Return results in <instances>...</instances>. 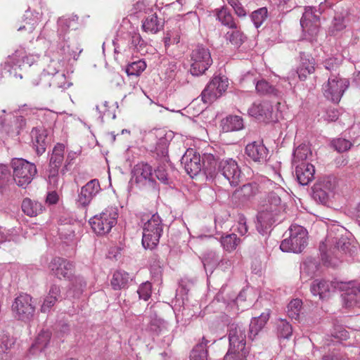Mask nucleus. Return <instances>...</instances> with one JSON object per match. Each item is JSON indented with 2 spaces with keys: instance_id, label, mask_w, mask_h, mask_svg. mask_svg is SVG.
I'll return each mask as SVG.
<instances>
[{
  "instance_id": "09e8293b",
  "label": "nucleus",
  "mask_w": 360,
  "mask_h": 360,
  "mask_svg": "<svg viewBox=\"0 0 360 360\" xmlns=\"http://www.w3.org/2000/svg\"><path fill=\"white\" fill-rule=\"evenodd\" d=\"M352 143L347 139L338 138L331 141V146L338 153H343L351 148Z\"/></svg>"
},
{
  "instance_id": "8fccbe9b",
  "label": "nucleus",
  "mask_w": 360,
  "mask_h": 360,
  "mask_svg": "<svg viewBox=\"0 0 360 360\" xmlns=\"http://www.w3.org/2000/svg\"><path fill=\"white\" fill-rule=\"evenodd\" d=\"M61 67L58 60H51L50 63L47 65L46 68L41 73L38 78L45 77V75H56L60 74L58 70Z\"/></svg>"
},
{
  "instance_id": "5701e85b",
  "label": "nucleus",
  "mask_w": 360,
  "mask_h": 360,
  "mask_svg": "<svg viewBox=\"0 0 360 360\" xmlns=\"http://www.w3.org/2000/svg\"><path fill=\"white\" fill-rule=\"evenodd\" d=\"M25 124L26 120L22 116H12L8 123L1 122V131L11 136H18Z\"/></svg>"
},
{
  "instance_id": "4468645a",
  "label": "nucleus",
  "mask_w": 360,
  "mask_h": 360,
  "mask_svg": "<svg viewBox=\"0 0 360 360\" xmlns=\"http://www.w3.org/2000/svg\"><path fill=\"white\" fill-rule=\"evenodd\" d=\"M228 337L229 341L228 352H248L245 347V328L242 324L235 323L229 324Z\"/></svg>"
},
{
  "instance_id": "ea45409f",
  "label": "nucleus",
  "mask_w": 360,
  "mask_h": 360,
  "mask_svg": "<svg viewBox=\"0 0 360 360\" xmlns=\"http://www.w3.org/2000/svg\"><path fill=\"white\" fill-rule=\"evenodd\" d=\"M14 344L13 338L9 336L4 335L0 338V360H8L9 356L8 355L7 350Z\"/></svg>"
},
{
  "instance_id": "37998d69",
  "label": "nucleus",
  "mask_w": 360,
  "mask_h": 360,
  "mask_svg": "<svg viewBox=\"0 0 360 360\" xmlns=\"http://www.w3.org/2000/svg\"><path fill=\"white\" fill-rule=\"evenodd\" d=\"M129 44L131 47L139 52L145 51L147 43L143 39L139 32H132L130 33Z\"/></svg>"
},
{
  "instance_id": "b1692460",
  "label": "nucleus",
  "mask_w": 360,
  "mask_h": 360,
  "mask_svg": "<svg viewBox=\"0 0 360 360\" xmlns=\"http://www.w3.org/2000/svg\"><path fill=\"white\" fill-rule=\"evenodd\" d=\"M32 143L38 155H41L46 150L48 145L47 132L44 129L34 128L31 131Z\"/></svg>"
},
{
  "instance_id": "1a4fd4ad",
  "label": "nucleus",
  "mask_w": 360,
  "mask_h": 360,
  "mask_svg": "<svg viewBox=\"0 0 360 360\" xmlns=\"http://www.w3.org/2000/svg\"><path fill=\"white\" fill-rule=\"evenodd\" d=\"M213 61L210 50L202 45H198L191 53V75L200 76L212 65Z\"/></svg>"
},
{
  "instance_id": "052dcab7",
  "label": "nucleus",
  "mask_w": 360,
  "mask_h": 360,
  "mask_svg": "<svg viewBox=\"0 0 360 360\" xmlns=\"http://www.w3.org/2000/svg\"><path fill=\"white\" fill-rule=\"evenodd\" d=\"M315 70V68L314 66H310L308 68H300L298 67L297 70V74L300 80L304 81L307 79L309 75L312 74Z\"/></svg>"
},
{
  "instance_id": "dca6fc26",
  "label": "nucleus",
  "mask_w": 360,
  "mask_h": 360,
  "mask_svg": "<svg viewBox=\"0 0 360 360\" xmlns=\"http://www.w3.org/2000/svg\"><path fill=\"white\" fill-rule=\"evenodd\" d=\"M181 164L184 166L186 173L191 176H196L202 169L204 170L203 158L195 150H186L181 158Z\"/></svg>"
},
{
  "instance_id": "9d476101",
  "label": "nucleus",
  "mask_w": 360,
  "mask_h": 360,
  "mask_svg": "<svg viewBox=\"0 0 360 360\" xmlns=\"http://www.w3.org/2000/svg\"><path fill=\"white\" fill-rule=\"evenodd\" d=\"M316 11L314 7H306L300 20L304 38L310 42L316 41L319 32L320 18Z\"/></svg>"
},
{
  "instance_id": "6e6552de",
  "label": "nucleus",
  "mask_w": 360,
  "mask_h": 360,
  "mask_svg": "<svg viewBox=\"0 0 360 360\" xmlns=\"http://www.w3.org/2000/svg\"><path fill=\"white\" fill-rule=\"evenodd\" d=\"M163 232V224L159 215L153 214L144 224L142 244L145 248L153 249L159 243Z\"/></svg>"
},
{
  "instance_id": "7ed1b4c3",
  "label": "nucleus",
  "mask_w": 360,
  "mask_h": 360,
  "mask_svg": "<svg viewBox=\"0 0 360 360\" xmlns=\"http://www.w3.org/2000/svg\"><path fill=\"white\" fill-rule=\"evenodd\" d=\"M283 210L279 195L275 192L269 193L267 200L257 214V231L262 235L266 234L274 223L281 221L280 215Z\"/></svg>"
},
{
  "instance_id": "f8f14e48",
  "label": "nucleus",
  "mask_w": 360,
  "mask_h": 360,
  "mask_svg": "<svg viewBox=\"0 0 360 360\" xmlns=\"http://www.w3.org/2000/svg\"><path fill=\"white\" fill-rule=\"evenodd\" d=\"M229 81L225 76H214L201 93L202 101L211 103L226 91Z\"/></svg>"
},
{
  "instance_id": "c756f323",
  "label": "nucleus",
  "mask_w": 360,
  "mask_h": 360,
  "mask_svg": "<svg viewBox=\"0 0 360 360\" xmlns=\"http://www.w3.org/2000/svg\"><path fill=\"white\" fill-rule=\"evenodd\" d=\"M51 340V333L49 330H42L37 337L34 342L30 348V353L37 354L48 346Z\"/></svg>"
},
{
  "instance_id": "774afa93",
  "label": "nucleus",
  "mask_w": 360,
  "mask_h": 360,
  "mask_svg": "<svg viewBox=\"0 0 360 360\" xmlns=\"http://www.w3.org/2000/svg\"><path fill=\"white\" fill-rule=\"evenodd\" d=\"M237 231L241 236H244L248 232V226L246 224V220L243 216H240L239 217V220L237 225Z\"/></svg>"
},
{
  "instance_id": "bf43d9fd",
  "label": "nucleus",
  "mask_w": 360,
  "mask_h": 360,
  "mask_svg": "<svg viewBox=\"0 0 360 360\" xmlns=\"http://www.w3.org/2000/svg\"><path fill=\"white\" fill-rule=\"evenodd\" d=\"M300 64L299 65L300 68H308L310 66H314L315 68V60L313 57L309 55H306L304 53H302L300 55Z\"/></svg>"
},
{
  "instance_id": "6ab92c4d",
  "label": "nucleus",
  "mask_w": 360,
  "mask_h": 360,
  "mask_svg": "<svg viewBox=\"0 0 360 360\" xmlns=\"http://www.w3.org/2000/svg\"><path fill=\"white\" fill-rule=\"evenodd\" d=\"M32 84L33 86L41 85L44 88L52 86L62 89H66L70 86V83L66 80L65 75L63 73L52 75L51 77L45 75V77L34 79Z\"/></svg>"
},
{
  "instance_id": "a18cd8bd",
  "label": "nucleus",
  "mask_w": 360,
  "mask_h": 360,
  "mask_svg": "<svg viewBox=\"0 0 360 360\" xmlns=\"http://www.w3.org/2000/svg\"><path fill=\"white\" fill-rule=\"evenodd\" d=\"M278 336L280 338L288 339L292 333V326L285 320L281 319L277 324Z\"/></svg>"
},
{
  "instance_id": "a19ab883",
  "label": "nucleus",
  "mask_w": 360,
  "mask_h": 360,
  "mask_svg": "<svg viewBox=\"0 0 360 360\" xmlns=\"http://www.w3.org/2000/svg\"><path fill=\"white\" fill-rule=\"evenodd\" d=\"M267 15L268 11L266 7L259 8L251 13L250 18L256 28H259L262 25Z\"/></svg>"
},
{
  "instance_id": "f257e3e1",
  "label": "nucleus",
  "mask_w": 360,
  "mask_h": 360,
  "mask_svg": "<svg viewBox=\"0 0 360 360\" xmlns=\"http://www.w3.org/2000/svg\"><path fill=\"white\" fill-rule=\"evenodd\" d=\"M335 290L342 292V297L347 307H354L360 301V283L316 279L311 285V293L321 300L328 297L331 292Z\"/></svg>"
},
{
  "instance_id": "3c124183",
  "label": "nucleus",
  "mask_w": 360,
  "mask_h": 360,
  "mask_svg": "<svg viewBox=\"0 0 360 360\" xmlns=\"http://www.w3.org/2000/svg\"><path fill=\"white\" fill-rule=\"evenodd\" d=\"M335 248L342 251V252L351 253L352 248L349 240L346 237L341 236L340 238H336Z\"/></svg>"
},
{
  "instance_id": "39448f33",
  "label": "nucleus",
  "mask_w": 360,
  "mask_h": 360,
  "mask_svg": "<svg viewBox=\"0 0 360 360\" xmlns=\"http://www.w3.org/2000/svg\"><path fill=\"white\" fill-rule=\"evenodd\" d=\"M11 165L13 180L18 186L26 187L37 173L35 165L23 158H13Z\"/></svg>"
},
{
  "instance_id": "f3484780",
  "label": "nucleus",
  "mask_w": 360,
  "mask_h": 360,
  "mask_svg": "<svg viewBox=\"0 0 360 360\" xmlns=\"http://www.w3.org/2000/svg\"><path fill=\"white\" fill-rule=\"evenodd\" d=\"M101 186L98 179L90 180L81 188L76 200V204L78 207L86 208L89 205L91 200L101 191Z\"/></svg>"
},
{
  "instance_id": "13d9d810",
  "label": "nucleus",
  "mask_w": 360,
  "mask_h": 360,
  "mask_svg": "<svg viewBox=\"0 0 360 360\" xmlns=\"http://www.w3.org/2000/svg\"><path fill=\"white\" fill-rule=\"evenodd\" d=\"M156 177L163 184H169L168 174L165 165H160L155 170Z\"/></svg>"
},
{
  "instance_id": "423d86ee",
  "label": "nucleus",
  "mask_w": 360,
  "mask_h": 360,
  "mask_svg": "<svg viewBox=\"0 0 360 360\" xmlns=\"http://www.w3.org/2000/svg\"><path fill=\"white\" fill-rule=\"evenodd\" d=\"M290 236L284 239L280 245L283 252H301L307 244V231L302 226L291 225L289 228Z\"/></svg>"
},
{
  "instance_id": "0e129e2a",
  "label": "nucleus",
  "mask_w": 360,
  "mask_h": 360,
  "mask_svg": "<svg viewBox=\"0 0 360 360\" xmlns=\"http://www.w3.org/2000/svg\"><path fill=\"white\" fill-rule=\"evenodd\" d=\"M340 60L337 58H330L326 59L324 63V67L328 70H335L340 65Z\"/></svg>"
},
{
  "instance_id": "ddd939ff",
  "label": "nucleus",
  "mask_w": 360,
  "mask_h": 360,
  "mask_svg": "<svg viewBox=\"0 0 360 360\" xmlns=\"http://www.w3.org/2000/svg\"><path fill=\"white\" fill-rule=\"evenodd\" d=\"M77 20L78 17L74 15L63 16L58 20V38L60 41V43H64V45L61 46L60 49L63 54L69 57H75L77 51L71 49L70 44H68L66 34L70 27H73L77 24Z\"/></svg>"
},
{
  "instance_id": "2f4dec72",
  "label": "nucleus",
  "mask_w": 360,
  "mask_h": 360,
  "mask_svg": "<svg viewBox=\"0 0 360 360\" xmlns=\"http://www.w3.org/2000/svg\"><path fill=\"white\" fill-rule=\"evenodd\" d=\"M22 212L29 217H35L41 214L44 207L41 202L25 198L22 202Z\"/></svg>"
},
{
  "instance_id": "2eb2a0df",
  "label": "nucleus",
  "mask_w": 360,
  "mask_h": 360,
  "mask_svg": "<svg viewBox=\"0 0 360 360\" xmlns=\"http://www.w3.org/2000/svg\"><path fill=\"white\" fill-rule=\"evenodd\" d=\"M12 310L18 319L23 321H30L35 311L32 303V297L27 294L18 296L13 303Z\"/></svg>"
},
{
  "instance_id": "20e7f679",
  "label": "nucleus",
  "mask_w": 360,
  "mask_h": 360,
  "mask_svg": "<svg viewBox=\"0 0 360 360\" xmlns=\"http://www.w3.org/2000/svg\"><path fill=\"white\" fill-rule=\"evenodd\" d=\"M49 269L52 275L58 279L70 281V285L79 292L86 286L82 277L74 276L75 265L73 262L60 257H53L49 264Z\"/></svg>"
},
{
  "instance_id": "a878e982",
  "label": "nucleus",
  "mask_w": 360,
  "mask_h": 360,
  "mask_svg": "<svg viewBox=\"0 0 360 360\" xmlns=\"http://www.w3.org/2000/svg\"><path fill=\"white\" fill-rule=\"evenodd\" d=\"M221 127L226 132L240 131L244 128L243 119L238 115H230L221 120Z\"/></svg>"
},
{
  "instance_id": "338daca9",
  "label": "nucleus",
  "mask_w": 360,
  "mask_h": 360,
  "mask_svg": "<svg viewBox=\"0 0 360 360\" xmlns=\"http://www.w3.org/2000/svg\"><path fill=\"white\" fill-rule=\"evenodd\" d=\"M58 170L50 169L49 174V182L53 188H57L58 184Z\"/></svg>"
},
{
  "instance_id": "e2e57ef3",
  "label": "nucleus",
  "mask_w": 360,
  "mask_h": 360,
  "mask_svg": "<svg viewBox=\"0 0 360 360\" xmlns=\"http://www.w3.org/2000/svg\"><path fill=\"white\" fill-rule=\"evenodd\" d=\"M264 105L262 104H254L250 109H249V114L251 116L253 117H259L263 116L265 115V112L264 110Z\"/></svg>"
},
{
  "instance_id": "f704fd0d",
  "label": "nucleus",
  "mask_w": 360,
  "mask_h": 360,
  "mask_svg": "<svg viewBox=\"0 0 360 360\" xmlns=\"http://www.w3.org/2000/svg\"><path fill=\"white\" fill-rule=\"evenodd\" d=\"M65 146L57 143L52 152L50 159V169L58 170L64 159Z\"/></svg>"
},
{
  "instance_id": "680f3d73",
  "label": "nucleus",
  "mask_w": 360,
  "mask_h": 360,
  "mask_svg": "<svg viewBox=\"0 0 360 360\" xmlns=\"http://www.w3.org/2000/svg\"><path fill=\"white\" fill-rule=\"evenodd\" d=\"M248 352H227L224 360H246L245 357Z\"/></svg>"
},
{
  "instance_id": "4be33fe9",
  "label": "nucleus",
  "mask_w": 360,
  "mask_h": 360,
  "mask_svg": "<svg viewBox=\"0 0 360 360\" xmlns=\"http://www.w3.org/2000/svg\"><path fill=\"white\" fill-rule=\"evenodd\" d=\"M295 167L297 181L301 185H308L314 179L315 168L311 163L301 162Z\"/></svg>"
},
{
  "instance_id": "bb28decb",
  "label": "nucleus",
  "mask_w": 360,
  "mask_h": 360,
  "mask_svg": "<svg viewBox=\"0 0 360 360\" xmlns=\"http://www.w3.org/2000/svg\"><path fill=\"white\" fill-rule=\"evenodd\" d=\"M269 318V312H263L258 317H255L251 320L249 328L248 337L253 340L259 332L264 328Z\"/></svg>"
},
{
  "instance_id": "c85d7f7f",
  "label": "nucleus",
  "mask_w": 360,
  "mask_h": 360,
  "mask_svg": "<svg viewBox=\"0 0 360 360\" xmlns=\"http://www.w3.org/2000/svg\"><path fill=\"white\" fill-rule=\"evenodd\" d=\"M292 156V165L296 166L301 162H309L312 156V152L308 145L301 144L294 150Z\"/></svg>"
},
{
  "instance_id": "79ce46f5",
  "label": "nucleus",
  "mask_w": 360,
  "mask_h": 360,
  "mask_svg": "<svg viewBox=\"0 0 360 360\" xmlns=\"http://www.w3.org/2000/svg\"><path fill=\"white\" fill-rule=\"evenodd\" d=\"M146 64L145 61L139 60L132 62L126 68V72L129 76H139L146 69Z\"/></svg>"
},
{
  "instance_id": "e433bc0d",
  "label": "nucleus",
  "mask_w": 360,
  "mask_h": 360,
  "mask_svg": "<svg viewBox=\"0 0 360 360\" xmlns=\"http://www.w3.org/2000/svg\"><path fill=\"white\" fill-rule=\"evenodd\" d=\"M221 244L223 248L227 252H232L236 250L240 243V239L235 233L228 234L221 238Z\"/></svg>"
},
{
  "instance_id": "c9c22d12",
  "label": "nucleus",
  "mask_w": 360,
  "mask_h": 360,
  "mask_svg": "<svg viewBox=\"0 0 360 360\" xmlns=\"http://www.w3.org/2000/svg\"><path fill=\"white\" fill-rule=\"evenodd\" d=\"M317 264L313 261L304 262L300 267V277L301 279L306 282L311 279L317 271Z\"/></svg>"
},
{
  "instance_id": "603ef678",
  "label": "nucleus",
  "mask_w": 360,
  "mask_h": 360,
  "mask_svg": "<svg viewBox=\"0 0 360 360\" xmlns=\"http://www.w3.org/2000/svg\"><path fill=\"white\" fill-rule=\"evenodd\" d=\"M151 290L152 285L150 282L142 283L137 290L139 298L143 299L145 301L148 300L150 297Z\"/></svg>"
},
{
  "instance_id": "aec40b11",
  "label": "nucleus",
  "mask_w": 360,
  "mask_h": 360,
  "mask_svg": "<svg viewBox=\"0 0 360 360\" xmlns=\"http://www.w3.org/2000/svg\"><path fill=\"white\" fill-rule=\"evenodd\" d=\"M332 337L334 338L333 342L338 343L337 347L333 349H329L328 354L323 356V360H343L345 357L344 353L341 351L340 342L347 340L349 337L348 332L343 328H340L332 333Z\"/></svg>"
},
{
  "instance_id": "de8ad7c7",
  "label": "nucleus",
  "mask_w": 360,
  "mask_h": 360,
  "mask_svg": "<svg viewBox=\"0 0 360 360\" xmlns=\"http://www.w3.org/2000/svg\"><path fill=\"white\" fill-rule=\"evenodd\" d=\"M226 38L236 47L240 46L245 39L243 34L238 30L228 32L226 34Z\"/></svg>"
},
{
  "instance_id": "9b49d317",
  "label": "nucleus",
  "mask_w": 360,
  "mask_h": 360,
  "mask_svg": "<svg viewBox=\"0 0 360 360\" xmlns=\"http://www.w3.org/2000/svg\"><path fill=\"white\" fill-rule=\"evenodd\" d=\"M349 85L348 79L331 75L327 83L323 85V95L328 100L338 103Z\"/></svg>"
},
{
  "instance_id": "f03ea898",
  "label": "nucleus",
  "mask_w": 360,
  "mask_h": 360,
  "mask_svg": "<svg viewBox=\"0 0 360 360\" xmlns=\"http://www.w3.org/2000/svg\"><path fill=\"white\" fill-rule=\"evenodd\" d=\"M204 172L207 176L214 179L223 176L232 186L238 185L241 179V170L238 162L232 158L221 159L212 153L203 154Z\"/></svg>"
},
{
  "instance_id": "72a5a7b5",
  "label": "nucleus",
  "mask_w": 360,
  "mask_h": 360,
  "mask_svg": "<svg viewBox=\"0 0 360 360\" xmlns=\"http://www.w3.org/2000/svg\"><path fill=\"white\" fill-rule=\"evenodd\" d=\"M207 343L208 340L202 338V341L197 344L191 350L190 360H207Z\"/></svg>"
},
{
  "instance_id": "412c9836",
  "label": "nucleus",
  "mask_w": 360,
  "mask_h": 360,
  "mask_svg": "<svg viewBox=\"0 0 360 360\" xmlns=\"http://www.w3.org/2000/svg\"><path fill=\"white\" fill-rule=\"evenodd\" d=\"M245 154L253 161L263 164L268 160L269 150L262 142L254 141L246 146Z\"/></svg>"
},
{
  "instance_id": "473e14b6",
  "label": "nucleus",
  "mask_w": 360,
  "mask_h": 360,
  "mask_svg": "<svg viewBox=\"0 0 360 360\" xmlns=\"http://www.w3.org/2000/svg\"><path fill=\"white\" fill-rule=\"evenodd\" d=\"M130 279L129 274L126 271L121 270L116 271L112 275L110 282L111 286L115 290L125 288Z\"/></svg>"
},
{
  "instance_id": "49530a36",
  "label": "nucleus",
  "mask_w": 360,
  "mask_h": 360,
  "mask_svg": "<svg viewBox=\"0 0 360 360\" xmlns=\"http://www.w3.org/2000/svg\"><path fill=\"white\" fill-rule=\"evenodd\" d=\"M312 191L314 199L321 203H326L330 196L327 191L323 188L321 184L316 183L312 188Z\"/></svg>"
},
{
  "instance_id": "0eeeda50",
  "label": "nucleus",
  "mask_w": 360,
  "mask_h": 360,
  "mask_svg": "<svg viewBox=\"0 0 360 360\" xmlns=\"http://www.w3.org/2000/svg\"><path fill=\"white\" fill-rule=\"evenodd\" d=\"M117 208L110 207L105 209L100 214L91 218L89 223L96 234L105 235L109 233L117 224Z\"/></svg>"
},
{
  "instance_id": "7c9ffc66",
  "label": "nucleus",
  "mask_w": 360,
  "mask_h": 360,
  "mask_svg": "<svg viewBox=\"0 0 360 360\" xmlns=\"http://www.w3.org/2000/svg\"><path fill=\"white\" fill-rule=\"evenodd\" d=\"M214 14L217 16V19L224 26L229 28L235 29L237 27L236 24L233 20V18L229 10V8L224 6L219 8H216Z\"/></svg>"
},
{
  "instance_id": "69168bd1",
  "label": "nucleus",
  "mask_w": 360,
  "mask_h": 360,
  "mask_svg": "<svg viewBox=\"0 0 360 360\" xmlns=\"http://www.w3.org/2000/svg\"><path fill=\"white\" fill-rule=\"evenodd\" d=\"M47 295L60 300L62 299L60 287L56 284H52L49 290Z\"/></svg>"
},
{
  "instance_id": "58836bf2",
  "label": "nucleus",
  "mask_w": 360,
  "mask_h": 360,
  "mask_svg": "<svg viewBox=\"0 0 360 360\" xmlns=\"http://www.w3.org/2000/svg\"><path fill=\"white\" fill-rule=\"evenodd\" d=\"M255 89L257 93L262 95L278 96V91L274 86L264 79L258 81L255 84Z\"/></svg>"
},
{
  "instance_id": "4d7b16f0",
  "label": "nucleus",
  "mask_w": 360,
  "mask_h": 360,
  "mask_svg": "<svg viewBox=\"0 0 360 360\" xmlns=\"http://www.w3.org/2000/svg\"><path fill=\"white\" fill-rule=\"evenodd\" d=\"M346 27L345 20L342 17L338 16L335 17L332 25L330 28V32L332 34H335V32L342 30Z\"/></svg>"
},
{
  "instance_id": "393cba45",
  "label": "nucleus",
  "mask_w": 360,
  "mask_h": 360,
  "mask_svg": "<svg viewBox=\"0 0 360 360\" xmlns=\"http://www.w3.org/2000/svg\"><path fill=\"white\" fill-rule=\"evenodd\" d=\"M163 22L156 13L148 15L142 22V29L146 32L156 34L163 28Z\"/></svg>"
},
{
  "instance_id": "6e6d98bb",
  "label": "nucleus",
  "mask_w": 360,
  "mask_h": 360,
  "mask_svg": "<svg viewBox=\"0 0 360 360\" xmlns=\"http://www.w3.org/2000/svg\"><path fill=\"white\" fill-rule=\"evenodd\" d=\"M59 300L52 297L51 296L46 295L43 301L41 306V311L42 313H48L51 311V308L56 304Z\"/></svg>"
},
{
  "instance_id": "cd10ccee",
  "label": "nucleus",
  "mask_w": 360,
  "mask_h": 360,
  "mask_svg": "<svg viewBox=\"0 0 360 360\" xmlns=\"http://www.w3.org/2000/svg\"><path fill=\"white\" fill-rule=\"evenodd\" d=\"M259 193V186L257 183H249L244 184L240 189L236 190L233 197L241 201H245L254 197Z\"/></svg>"
},
{
  "instance_id": "a211bd4d",
  "label": "nucleus",
  "mask_w": 360,
  "mask_h": 360,
  "mask_svg": "<svg viewBox=\"0 0 360 360\" xmlns=\"http://www.w3.org/2000/svg\"><path fill=\"white\" fill-rule=\"evenodd\" d=\"M153 172L152 166L146 162H141L134 167L132 169L133 178L136 184L142 185L148 184L155 188L156 184L153 177Z\"/></svg>"
},
{
  "instance_id": "4c0bfd02",
  "label": "nucleus",
  "mask_w": 360,
  "mask_h": 360,
  "mask_svg": "<svg viewBox=\"0 0 360 360\" xmlns=\"http://www.w3.org/2000/svg\"><path fill=\"white\" fill-rule=\"evenodd\" d=\"M148 136L150 139H156L158 140L155 147L157 150H158V148L161 150H165L167 147L168 141L165 137V131L164 129H153L149 133Z\"/></svg>"
},
{
  "instance_id": "5fc2aeb1",
  "label": "nucleus",
  "mask_w": 360,
  "mask_h": 360,
  "mask_svg": "<svg viewBox=\"0 0 360 360\" xmlns=\"http://www.w3.org/2000/svg\"><path fill=\"white\" fill-rule=\"evenodd\" d=\"M179 41L180 34L178 30L168 31L166 34V36L164 37L165 47L169 46L172 44H178Z\"/></svg>"
},
{
  "instance_id": "c03bdc74",
  "label": "nucleus",
  "mask_w": 360,
  "mask_h": 360,
  "mask_svg": "<svg viewBox=\"0 0 360 360\" xmlns=\"http://www.w3.org/2000/svg\"><path fill=\"white\" fill-rule=\"evenodd\" d=\"M302 302L300 299L292 300L288 305L287 313L292 319H298L302 309Z\"/></svg>"
},
{
  "instance_id": "864d4df0",
  "label": "nucleus",
  "mask_w": 360,
  "mask_h": 360,
  "mask_svg": "<svg viewBox=\"0 0 360 360\" xmlns=\"http://www.w3.org/2000/svg\"><path fill=\"white\" fill-rule=\"evenodd\" d=\"M228 4L233 8L234 12L239 18L245 17L247 11L239 0H226Z\"/></svg>"
}]
</instances>
